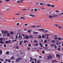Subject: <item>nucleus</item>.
<instances>
[{
  "mask_svg": "<svg viewBox=\"0 0 63 63\" xmlns=\"http://www.w3.org/2000/svg\"><path fill=\"white\" fill-rule=\"evenodd\" d=\"M41 9H43V10H45V8H44V7H42L41 8Z\"/></svg>",
  "mask_w": 63,
  "mask_h": 63,
  "instance_id": "obj_41",
  "label": "nucleus"
},
{
  "mask_svg": "<svg viewBox=\"0 0 63 63\" xmlns=\"http://www.w3.org/2000/svg\"><path fill=\"white\" fill-rule=\"evenodd\" d=\"M6 43H7V44H8L9 43V41H5Z\"/></svg>",
  "mask_w": 63,
  "mask_h": 63,
  "instance_id": "obj_45",
  "label": "nucleus"
},
{
  "mask_svg": "<svg viewBox=\"0 0 63 63\" xmlns=\"http://www.w3.org/2000/svg\"><path fill=\"white\" fill-rule=\"evenodd\" d=\"M58 49L59 50H61V49H60V48H58Z\"/></svg>",
  "mask_w": 63,
  "mask_h": 63,
  "instance_id": "obj_56",
  "label": "nucleus"
},
{
  "mask_svg": "<svg viewBox=\"0 0 63 63\" xmlns=\"http://www.w3.org/2000/svg\"><path fill=\"white\" fill-rule=\"evenodd\" d=\"M29 16H32V17H36V16L35 15H33L31 14H30Z\"/></svg>",
  "mask_w": 63,
  "mask_h": 63,
  "instance_id": "obj_3",
  "label": "nucleus"
},
{
  "mask_svg": "<svg viewBox=\"0 0 63 63\" xmlns=\"http://www.w3.org/2000/svg\"><path fill=\"white\" fill-rule=\"evenodd\" d=\"M32 63H34V61H32V62H31Z\"/></svg>",
  "mask_w": 63,
  "mask_h": 63,
  "instance_id": "obj_64",
  "label": "nucleus"
},
{
  "mask_svg": "<svg viewBox=\"0 0 63 63\" xmlns=\"http://www.w3.org/2000/svg\"><path fill=\"white\" fill-rule=\"evenodd\" d=\"M53 62H58L56 61L55 60L53 61L52 62V63H53Z\"/></svg>",
  "mask_w": 63,
  "mask_h": 63,
  "instance_id": "obj_40",
  "label": "nucleus"
},
{
  "mask_svg": "<svg viewBox=\"0 0 63 63\" xmlns=\"http://www.w3.org/2000/svg\"><path fill=\"white\" fill-rule=\"evenodd\" d=\"M5 31H1V32L2 33H4Z\"/></svg>",
  "mask_w": 63,
  "mask_h": 63,
  "instance_id": "obj_46",
  "label": "nucleus"
},
{
  "mask_svg": "<svg viewBox=\"0 0 63 63\" xmlns=\"http://www.w3.org/2000/svg\"><path fill=\"white\" fill-rule=\"evenodd\" d=\"M44 30H45L44 29H41V31H42V32H44Z\"/></svg>",
  "mask_w": 63,
  "mask_h": 63,
  "instance_id": "obj_27",
  "label": "nucleus"
},
{
  "mask_svg": "<svg viewBox=\"0 0 63 63\" xmlns=\"http://www.w3.org/2000/svg\"><path fill=\"white\" fill-rule=\"evenodd\" d=\"M7 33H8V32L7 31H4V33L5 34Z\"/></svg>",
  "mask_w": 63,
  "mask_h": 63,
  "instance_id": "obj_26",
  "label": "nucleus"
},
{
  "mask_svg": "<svg viewBox=\"0 0 63 63\" xmlns=\"http://www.w3.org/2000/svg\"><path fill=\"white\" fill-rule=\"evenodd\" d=\"M11 58L12 59H15V58L13 57H11Z\"/></svg>",
  "mask_w": 63,
  "mask_h": 63,
  "instance_id": "obj_29",
  "label": "nucleus"
},
{
  "mask_svg": "<svg viewBox=\"0 0 63 63\" xmlns=\"http://www.w3.org/2000/svg\"><path fill=\"white\" fill-rule=\"evenodd\" d=\"M20 18L21 19H26V18L25 17H21Z\"/></svg>",
  "mask_w": 63,
  "mask_h": 63,
  "instance_id": "obj_10",
  "label": "nucleus"
},
{
  "mask_svg": "<svg viewBox=\"0 0 63 63\" xmlns=\"http://www.w3.org/2000/svg\"><path fill=\"white\" fill-rule=\"evenodd\" d=\"M48 45H47V44H46L45 45V47H47Z\"/></svg>",
  "mask_w": 63,
  "mask_h": 63,
  "instance_id": "obj_58",
  "label": "nucleus"
},
{
  "mask_svg": "<svg viewBox=\"0 0 63 63\" xmlns=\"http://www.w3.org/2000/svg\"><path fill=\"white\" fill-rule=\"evenodd\" d=\"M6 1L7 2H10V0H6Z\"/></svg>",
  "mask_w": 63,
  "mask_h": 63,
  "instance_id": "obj_47",
  "label": "nucleus"
},
{
  "mask_svg": "<svg viewBox=\"0 0 63 63\" xmlns=\"http://www.w3.org/2000/svg\"><path fill=\"white\" fill-rule=\"evenodd\" d=\"M42 38H46V36L44 35V34H43L42 35Z\"/></svg>",
  "mask_w": 63,
  "mask_h": 63,
  "instance_id": "obj_19",
  "label": "nucleus"
},
{
  "mask_svg": "<svg viewBox=\"0 0 63 63\" xmlns=\"http://www.w3.org/2000/svg\"><path fill=\"white\" fill-rule=\"evenodd\" d=\"M28 46L29 47V46H31V44H29Z\"/></svg>",
  "mask_w": 63,
  "mask_h": 63,
  "instance_id": "obj_53",
  "label": "nucleus"
},
{
  "mask_svg": "<svg viewBox=\"0 0 63 63\" xmlns=\"http://www.w3.org/2000/svg\"><path fill=\"white\" fill-rule=\"evenodd\" d=\"M51 7H52V8L53 7H55V6L54 5H51Z\"/></svg>",
  "mask_w": 63,
  "mask_h": 63,
  "instance_id": "obj_24",
  "label": "nucleus"
},
{
  "mask_svg": "<svg viewBox=\"0 0 63 63\" xmlns=\"http://www.w3.org/2000/svg\"><path fill=\"white\" fill-rule=\"evenodd\" d=\"M25 38L26 39H29V37L28 35H27L25 36Z\"/></svg>",
  "mask_w": 63,
  "mask_h": 63,
  "instance_id": "obj_5",
  "label": "nucleus"
},
{
  "mask_svg": "<svg viewBox=\"0 0 63 63\" xmlns=\"http://www.w3.org/2000/svg\"><path fill=\"white\" fill-rule=\"evenodd\" d=\"M33 34H39V32H33Z\"/></svg>",
  "mask_w": 63,
  "mask_h": 63,
  "instance_id": "obj_7",
  "label": "nucleus"
},
{
  "mask_svg": "<svg viewBox=\"0 0 63 63\" xmlns=\"http://www.w3.org/2000/svg\"><path fill=\"white\" fill-rule=\"evenodd\" d=\"M34 43H37V41L36 40H34Z\"/></svg>",
  "mask_w": 63,
  "mask_h": 63,
  "instance_id": "obj_48",
  "label": "nucleus"
},
{
  "mask_svg": "<svg viewBox=\"0 0 63 63\" xmlns=\"http://www.w3.org/2000/svg\"><path fill=\"white\" fill-rule=\"evenodd\" d=\"M2 54V50H0V55H1Z\"/></svg>",
  "mask_w": 63,
  "mask_h": 63,
  "instance_id": "obj_13",
  "label": "nucleus"
},
{
  "mask_svg": "<svg viewBox=\"0 0 63 63\" xmlns=\"http://www.w3.org/2000/svg\"><path fill=\"white\" fill-rule=\"evenodd\" d=\"M17 37H18V35H17L16 36V39H17Z\"/></svg>",
  "mask_w": 63,
  "mask_h": 63,
  "instance_id": "obj_55",
  "label": "nucleus"
},
{
  "mask_svg": "<svg viewBox=\"0 0 63 63\" xmlns=\"http://www.w3.org/2000/svg\"><path fill=\"white\" fill-rule=\"evenodd\" d=\"M55 40H53L52 41V43H54L55 42Z\"/></svg>",
  "mask_w": 63,
  "mask_h": 63,
  "instance_id": "obj_22",
  "label": "nucleus"
},
{
  "mask_svg": "<svg viewBox=\"0 0 63 63\" xmlns=\"http://www.w3.org/2000/svg\"><path fill=\"white\" fill-rule=\"evenodd\" d=\"M59 12V10H56V13H58Z\"/></svg>",
  "mask_w": 63,
  "mask_h": 63,
  "instance_id": "obj_36",
  "label": "nucleus"
},
{
  "mask_svg": "<svg viewBox=\"0 0 63 63\" xmlns=\"http://www.w3.org/2000/svg\"><path fill=\"white\" fill-rule=\"evenodd\" d=\"M0 60H1V61H2V62H3L4 61V60H3V59H0Z\"/></svg>",
  "mask_w": 63,
  "mask_h": 63,
  "instance_id": "obj_31",
  "label": "nucleus"
},
{
  "mask_svg": "<svg viewBox=\"0 0 63 63\" xmlns=\"http://www.w3.org/2000/svg\"><path fill=\"white\" fill-rule=\"evenodd\" d=\"M57 42H57L56 43V44H57V45H59V43H58Z\"/></svg>",
  "mask_w": 63,
  "mask_h": 63,
  "instance_id": "obj_49",
  "label": "nucleus"
},
{
  "mask_svg": "<svg viewBox=\"0 0 63 63\" xmlns=\"http://www.w3.org/2000/svg\"><path fill=\"white\" fill-rule=\"evenodd\" d=\"M3 36V37H5L6 35L5 33H3L2 34Z\"/></svg>",
  "mask_w": 63,
  "mask_h": 63,
  "instance_id": "obj_25",
  "label": "nucleus"
},
{
  "mask_svg": "<svg viewBox=\"0 0 63 63\" xmlns=\"http://www.w3.org/2000/svg\"><path fill=\"white\" fill-rule=\"evenodd\" d=\"M34 60L35 61V62H37V60H36V59L34 58Z\"/></svg>",
  "mask_w": 63,
  "mask_h": 63,
  "instance_id": "obj_42",
  "label": "nucleus"
},
{
  "mask_svg": "<svg viewBox=\"0 0 63 63\" xmlns=\"http://www.w3.org/2000/svg\"><path fill=\"white\" fill-rule=\"evenodd\" d=\"M34 11L35 12H37V9H34Z\"/></svg>",
  "mask_w": 63,
  "mask_h": 63,
  "instance_id": "obj_33",
  "label": "nucleus"
},
{
  "mask_svg": "<svg viewBox=\"0 0 63 63\" xmlns=\"http://www.w3.org/2000/svg\"><path fill=\"white\" fill-rule=\"evenodd\" d=\"M48 17L50 19H52L53 18V16L51 15H50L48 16Z\"/></svg>",
  "mask_w": 63,
  "mask_h": 63,
  "instance_id": "obj_8",
  "label": "nucleus"
},
{
  "mask_svg": "<svg viewBox=\"0 0 63 63\" xmlns=\"http://www.w3.org/2000/svg\"><path fill=\"white\" fill-rule=\"evenodd\" d=\"M17 3H20V1H19L18 0L17 1Z\"/></svg>",
  "mask_w": 63,
  "mask_h": 63,
  "instance_id": "obj_44",
  "label": "nucleus"
},
{
  "mask_svg": "<svg viewBox=\"0 0 63 63\" xmlns=\"http://www.w3.org/2000/svg\"><path fill=\"white\" fill-rule=\"evenodd\" d=\"M42 53L44 54V53H45V51H42Z\"/></svg>",
  "mask_w": 63,
  "mask_h": 63,
  "instance_id": "obj_35",
  "label": "nucleus"
},
{
  "mask_svg": "<svg viewBox=\"0 0 63 63\" xmlns=\"http://www.w3.org/2000/svg\"><path fill=\"white\" fill-rule=\"evenodd\" d=\"M47 5L48 7H50L51 6V4H48Z\"/></svg>",
  "mask_w": 63,
  "mask_h": 63,
  "instance_id": "obj_21",
  "label": "nucleus"
},
{
  "mask_svg": "<svg viewBox=\"0 0 63 63\" xmlns=\"http://www.w3.org/2000/svg\"><path fill=\"white\" fill-rule=\"evenodd\" d=\"M55 45L54 44H52L51 45V47H54V46H55Z\"/></svg>",
  "mask_w": 63,
  "mask_h": 63,
  "instance_id": "obj_17",
  "label": "nucleus"
},
{
  "mask_svg": "<svg viewBox=\"0 0 63 63\" xmlns=\"http://www.w3.org/2000/svg\"><path fill=\"white\" fill-rule=\"evenodd\" d=\"M30 48H27V49L28 50H29L30 49Z\"/></svg>",
  "mask_w": 63,
  "mask_h": 63,
  "instance_id": "obj_61",
  "label": "nucleus"
},
{
  "mask_svg": "<svg viewBox=\"0 0 63 63\" xmlns=\"http://www.w3.org/2000/svg\"><path fill=\"white\" fill-rule=\"evenodd\" d=\"M25 26H28V24H25L24 25Z\"/></svg>",
  "mask_w": 63,
  "mask_h": 63,
  "instance_id": "obj_57",
  "label": "nucleus"
},
{
  "mask_svg": "<svg viewBox=\"0 0 63 63\" xmlns=\"http://www.w3.org/2000/svg\"><path fill=\"white\" fill-rule=\"evenodd\" d=\"M0 44H4V42L2 41H0Z\"/></svg>",
  "mask_w": 63,
  "mask_h": 63,
  "instance_id": "obj_23",
  "label": "nucleus"
},
{
  "mask_svg": "<svg viewBox=\"0 0 63 63\" xmlns=\"http://www.w3.org/2000/svg\"><path fill=\"white\" fill-rule=\"evenodd\" d=\"M19 25V23H18L17 24V25L18 26Z\"/></svg>",
  "mask_w": 63,
  "mask_h": 63,
  "instance_id": "obj_50",
  "label": "nucleus"
},
{
  "mask_svg": "<svg viewBox=\"0 0 63 63\" xmlns=\"http://www.w3.org/2000/svg\"><path fill=\"white\" fill-rule=\"evenodd\" d=\"M19 61H20V60L17 59H16V62H19Z\"/></svg>",
  "mask_w": 63,
  "mask_h": 63,
  "instance_id": "obj_12",
  "label": "nucleus"
},
{
  "mask_svg": "<svg viewBox=\"0 0 63 63\" xmlns=\"http://www.w3.org/2000/svg\"><path fill=\"white\" fill-rule=\"evenodd\" d=\"M23 1H24V0H21L20 1V3H22V2H23Z\"/></svg>",
  "mask_w": 63,
  "mask_h": 63,
  "instance_id": "obj_28",
  "label": "nucleus"
},
{
  "mask_svg": "<svg viewBox=\"0 0 63 63\" xmlns=\"http://www.w3.org/2000/svg\"><path fill=\"white\" fill-rule=\"evenodd\" d=\"M39 31H40L42 30V29H40L38 30Z\"/></svg>",
  "mask_w": 63,
  "mask_h": 63,
  "instance_id": "obj_54",
  "label": "nucleus"
},
{
  "mask_svg": "<svg viewBox=\"0 0 63 63\" xmlns=\"http://www.w3.org/2000/svg\"><path fill=\"white\" fill-rule=\"evenodd\" d=\"M24 43H26V42H27V41H26V40H25L24 41Z\"/></svg>",
  "mask_w": 63,
  "mask_h": 63,
  "instance_id": "obj_52",
  "label": "nucleus"
},
{
  "mask_svg": "<svg viewBox=\"0 0 63 63\" xmlns=\"http://www.w3.org/2000/svg\"><path fill=\"white\" fill-rule=\"evenodd\" d=\"M6 36L7 37H10V34L9 33H8L6 34Z\"/></svg>",
  "mask_w": 63,
  "mask_h": 63,
  "instance_id": "obj_11",
  "label": "nucleus"
},
{
  "mask_svg": "<svg viewBox=\"0 0 63 63\" xmlns=\"http://www.w3.org/2000/svg\"><path fill=\"white\" fill-rule=\"evenodd\" d=\"M29 37L30 38H31V39H33L34 38L33 35H30L29 36Z\"/></svg>",
  "mask_w": 63,
  "mask_h": 63,
  "instance_id": "obj_6",
  "label": "nucleus"
},
{
  "mask_svg": "<svg viewBox=\"0 0 63 63\" xmlns=\"http://www.w3.org/2000/svg\"><path fill=\"white\" fill-rule=\"evenodd\" d=\"M7 60L9 62H11V61L9 60L8 59Z\"/></svg>",
  "mask_w": 63,
  "mask_h": 63,
  "instance_id": "obj_51",
  "label": "nucleus"
},
{
  "mask_svg": "<svg viewBox=\"0 0 63 63\" xmlns=\"http://www.w3.org/2000/svg\"><path fill=\"white\" fill-rule=\"evenodd\" d=\"M9 51H7L6 52V54H9Z\"/></svg>",
  "mask_w": 63,
  "mask_h": 63,
  "instance_id": "obj_30",
  "label": "nucleus"
},
{
  "mask_svg": "<svg viewBox=\"0 0 63 63\" xmlns=\"http://www.w3.org/2000/svg\"><path fill=\"white\" fill-rule=\"evenodd\" d=\"M45 32L46 33H47V32H48V31L47 30H45Z\"/></svg>",
  "mask_w": 63,
  "mask_h": 63,
  "instance_id": "obj_43",
  "label": "nucleus"
},
{
  "mask_svg": "<svg viewBox=\"0 0 63 63\" xmlns=\"http://www.w3.org/2000/svg\"><path fill=\"white\" fill-rule=\"evenodd\" d=\"M58 27L59 29H62V27H61V26H58Z\"/></svg>",
  "mask_w": 63,
  "mask_h": 63,
  "instance_id": "obj_18",
  "label": "nucleus"
},
{
  "mask_svg": "<svg viewBox=\"0 0 63 63\" xmlns=\"http://www.w3.org/2000/svg\"><path fill=\"white\" fill-rule=\"evenodd\" d=\"M51 57H52V56L51 55H49L48 56L47 59H51Z\"/></svg>",
  "mask_w": 63,
  "mask_h": 63,
  "instance_id": "obj_2",
  "label": "nucleus"
},
{
  "mask_svg": "<svg viewBox=\"0 0 63 63\" xmlns=\"http://www.w3.org/2000/svg\"><path fill=\"white\" fill-rule=\"evenodd\" d=\"M45 35L46 36H49V34H48L47 33H46L45 34Z\"/></svg>",
  "mask_w": 63,
  "mask_h": 63,
  "instance_id": "obj_15",
  "label": "nucleus"
},
{
  "mask_svg": "<svg viewBox=\"0 0 63 63\" xmlns=\"http://www.w3.org/2000/svg\"><path fill=\"white\" fill-rule=\"evenodd\" d=\"M35 44L36 46H38V44Z\"/></svg>",
  "mask_w": 63,
  "mask_h": 63,
  "instance_id": "obj_60",
  "label": "nucleus"
},
{
  "mask_svg": "<svg viewBox=\"0 0 63 63\" xmlns=\"http://www.w3.org/2000/svg\"><path fill=\"white\" fill-rule=\"evenodd\" d=\"M32 31V30H28V32H29V33H31V31Z\"/></svg>",
  "mask_w": 63,
  "mask_h": 63,
  "instance_id": "obj_16",
  "label": "nucleus"
},
{
  "mask_svg": "<svg viewBox=\"0 0 63 63\" xmlns=\"http://www.w3.org/2000/svg\"><path fill=\"white\" fill-rule=\"evenodd\" d=\"M16 48L17 49H19V47H18L17 46H16Z\"/></svg>",
  "mask_w": 63,
  "mask_h": 63,
  "instance_id": "obj_37",
  "label": "nucleus"
},
{
  "mask_svg": "<svg viewBox=\"0 0 63 63\" xmlns=\"http://www.w3.org/2000/svg\"><path fill=\"white\" fill-rule=\"evenodd\" d=\"M18 39H22V36L21 35H19L18 37Z\"/></svg>",
  "mask_w": 63,
  "mask_h": 63,
  "instance_id": "obj_9",
  "label": "nucleus"
},
{
  "mask_svg": "<svg viewBox=\"0 0 63 63\" xmlns=\"http://www.w3.org/2000/svg\"><path fill=\"white\" fill-rule=\"evenodd\" d=\"M31 27H33V28H35V26H31Z\"/></svg>",
  "mask_w": 63,
  "mask_h": 63,
  "instance_id": "obj_34",
  "label": "nucleus"
},
{
  "mask_svg": "<svg viewBox=\"0 0 63 63\" xmlns=\"http://www.w3.org/2000/svg\"><path fill=\"white\" fill-rule=\"evenodd\" d=\"M40 5H43L44 3H40Z\"/></svg>",
  "mask_w": 63,
  "mask_h": 63,
  "instance_id": "obj_32",
  "label": "nucleus"
},
{
  "mask_svg": "<svg viewBox=\"0 0 63 63\" xmlns=\"http://www.w3.org/2000/svg\"><path fill=\"white\" fill-rule=\"evenodd\" d=\"M53 16L54 18H57V17H58V15H55Z\"/></svg>",
  "mask_w": 63,
  "mask_h": 63,
  "instance_id": "obj_4",
  "label": "nucleus"
},
{
  "mask_svg": "<svg viewBox=\"0 0 63 63\" xmlns=\"http://www.w3.org/2000/svg\"><path fill=\"white\" fill-rule=\"evenodd\" d=\"M39 45L40 46H42V44L40 43V44H39Z\"/></svg>",
  "mask_w": 63,
  "mask_h": 63,
  "instance_id": "obj_62",
  "label": "nucleus"
},
{
  "mask_svg": "<svg viewBox=\"0 0 63 63\" xmlns=\"http://www.w3.org/2000/svg\"><path fill=\"white\" fill-rule=\"evenodd\" d=\"M39 38L40 39H41L42 38V36L41 35H40L39 36Z\"/></svg>",
  "mask_w": 63,
  "mask_h": 63,
  "instance_id": "obj_38",
  "label": "nucleus"
},
{
  "mask_svg": "<svg viewBox=\"0 0 63 63\" xmlns=\"http://www.w3.org/2000/svg\"><path fill=\"white\" fill-rule=\"evenodd\" d=\"M22 36H23V37H24V35L23 34H22Z\"/></svg>",
  "mask_w": 63,
  "mask_h": 63,
  "instance_id": "obj_63",
  "label": "nucleus"
},
{
  "mask_svg": "<svg viewBox=\"0 0 63 63\" xmlns=\"http://www.w3.org/2000/svg\"><path fill=\"white\" fill-rule=\"evenodd\" d=\"M57 37V35H54L53 36V37H54V40H56V42H58L59 41H61V40H63V38H61V37H59L58 38Z\"/></svg>",
  "mask_w": 63,
  "mask_h": 63,
  "instance_id": "obj_1",
  "label": "nucleus"
},
{
  "mask_svg": "<svg viewBox=\"0 0 63 63\" xmlns=\"http://www.w3.org/2000/svg\"><path fill=\"white\" fill-rule=\"evenodd\" d=\"M10 34H11V35H13V32H11L10 33Z\"/></svg>",
  "mask_w": 63,
  "mask_h": 63,
  "instance_id": "obj_39",
  "label": "nucleus"
},
{
  "mask_svg": "<svg viewBox=\"0 0 63 63\" xmlns=\"http://www.w3.org/2000/svg\"><path fill=\"white\" fill-rule=\"evenodd\" d=\"M0 41H2V38H1L0 39Z\"/></svg>",
  "mask_w": 63,
  "mask_h": 63,
  "instance_id": "obj_59",
  "label": "nucleus"
},
{
  "mask_svg": "<svg viewBox=\"0 0 63 63\" xmlns=\"http://www.w3.org/2000/svg\"><path fill=\"white\" fill-rule=\"evenodd\" d=\"M36 6H40V5L39 4V2H37L36 3Z\"/></svg>",
  "mask_w": 63,
  "mask_h": 63,
  "instance_id": "obj_14",
  "label": "nucleus"
},
{
  "mask_svg": "<svg viewBox=\"0 0 63 63\" xmlns=\"http://www.w3.org/2000/svg\"><path fill=\"white\" fill-rule=\"evenodd\" d=\"M56 56L57 57H60V56L59 55H57Z\"/></svg>",
  "mask_w": 63,
  "mask_h": 63,
  "instance_id": "obj_20",
  "label": "nucleus"
}]
</instances>
